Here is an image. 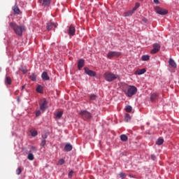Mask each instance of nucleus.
<instances>
[{"instance_id": "obj_1", "label": "nucleus", "mask_w": 179, "mask_h": 179, "mask_svg": "<svg viewBox=\"0 0 179 179\" xmlns=\"http://www.w3.org/2000/svg\"><path fill=\"white\" fill-rule=\"evenodd\" d=\"M122 92H124V94H126L127 97H132V96H135V94H136L138 88L134 85H124L122 87Z\"/></svg>"}, {"instance_id": "obj_2", "label": "nucleus", "mask_w": 179, "mask_h": 179, "mask_svg": "<svg viewBox=\"0 0 179 179\" xmlns=\"http://www.w3.org/2000/svg\"><path fill=\"white\" fill-rule=\"evenodd\" d=\"M10 27H11V29H13V30H14V31H15V34H17V36H22L23 31H24L26 30L24 28V26H23V25L19 26V25L16 24V23H15V22H10Z\"/></svg>"}, {"instance_id": "obj_3", "label": "nucleus", "mask_w": 179, "mask_h": 179, "mask_svg": "<svg viewBox=\"0 0 179 179\" xmlns=\"http://www.w3.org/2000/svg\"><path fill=\"white\" fill-rule=\"evenodd\" d=\"M103 78L107 82H113V80H115L118 76L111 72H106L103 74Z\"/></svg>"}, {"instance_id": "obj_4", "label": "nucleus", "mask_w": 179, "mask_h": 179, "mask_svg": "<svg viewBox=\"0 0 179 179\" xmlns=\"http://www.w3.org/2000/svg\"><path fill=\"white\" fill-rule=\"evenodd\" d=\"M80 115H81L83 120H90L92 117V113L87 110H81Z\"/></svg>"}, {"instance_id": "obj_5", "label": "nucleus", "mask_w": 179, "mask_h": 179, "mask_svg": "<svg viewBox=\"0 0 179 179\" xmlns=\"http://www.w3.org/2000/svg\"><path fill=\"white\" fill-rule=\"evenodd\" d=\"M155 12L158 15H167V13H169V11L167 10L160 8L159 6L155 7Z\"/></svg>"}, {"instance_id": "obj_6", "label": "nucleus", "mask_w": 179, "mask_h": 179, "mask_svg": "<svg viewBox=\"0 0 179 179\" xmlns=\"http://www.w3.org/2000/svg\"><path fill=\"white\" fill-rule=\"evenodd\" d=\"M153 49L150 51L151 54H157L160 51V44L155 43L152 45Z\"/></svg>"}, {"instance_id": "obj_7", "label": "nucleus", "mask_w": 179, "mask_h": 179, "mask_svg": "<svg viewBox=\"0 0 179 179\" xmlns=\"http://www.w3.org/2000/svg\"><path fill=\"white\" fill-rule=\"evenodd\" d=\"M120 55H121V52L111 51L108 53L107 57L108 58L111 59V58H114V57H120Z\"/></svg>"}, {"instance_id": "obj_8", "label": "nucleus", "mask_w": 179, "mask_h": 179, "mask_svg": "<svg viewBox=\"0 0 179 179\" xmlns=\"http://www.w3.org/2000/svg\"><path fill=\"white\" fill-rule=\"evenodd\" d=\"M57 26H58V24L50 21L47 23L46 29H47V30H49V31L52 30V29H55V27H57Z\"/></svg>"}, {"instance_id": "obj_9", "label": "nucleus", "mask_w": 179, "mask_h": 179, "mask_svg": "<svg viewBox=\"0 0 179 179\" xmlns=\"http://www.w3.org/2000/svg\"><path fill=\"white\" fill-rule=\"evenodd\" d=\"M85 73L88 75V76H96V72L94 71H92L87 68H85Z\"/></svg>"}, {"instance_id": "obj_10", "label": "nucleus", "mask_w": 179, "mask_h": 179, "mask_svg": "<svg viewBox=\"0 0 179 179\" xmlns=\"http://www.w3.org/2000/svg\"><path fill=\"white\" fill-rule=\"evenodd\" d=\"M47 104H48V103L45 100L43 101V103H40V110L43 111V113L47 110Z\"/></svg>"}, {"instance_id": "obj_11", "label": "nucleus", "mask_w": 179, "mask_h": 179, "mask_svg": "<svg viewBox=\"0 0 179 179\" xmlns=\"http://www.w3.org/2000/svg\"><path fill=\"white\" fill-rule=\"evenodd\" d=\"M83 66H85V60L83 59H80L78 62V68L79 71H80Z\"/></svg>"}, {"instance_id": "obj_12", "label": "nucleus", "mask_w": 179, "mask_h": 179, "mask_svg": "<svg viewBox=\"0 0 179 179\" xmlns=\"http://www.w3.org/2000/svg\"><path fill=\"white\" fill-rule=\"evenodd\" d=\"M75 31H76L75 27H73V25H71L69 29V36H75Z\"/></svg>"}, {"instance_id": "obj_13", "label": "nucleus", "mask_w": 179, "mask_h": 179, "mask_svg": "<svg viewBox=\"0 0 179 179\" xmlns=\"http://www.w3.org/2000/svg\"><path fill=\"white\" fill-rule=\"evenodd\" d=\"M41 78L43 80H50V76H48V73L46 71L42 73Z\"/></svg>"}, {"instance_id": "obj_14", "label": "nucleus", "mask_w": 179, "mask_h": 179, "mask_svg": "<svg viewBox=\"0 0 179 179\" xmlns=\"http://www.w3.org/2000/svg\"><path fill=\"white\" fill-rule=\"evenodd\" d=\"M40 3H42L43 6H48L51 0H39Z\"/></svg>"}, {"instance_id": "obj_15", "label": "nucleus", "mask_w": 179, "mask_h": 179, "mask_svg": "<svg viewBox=\"0 0 179 179\" xmlns=\"http://www.w3.org/2000/svg\"><path fill=\"white\" fill-rule=\"evenodd\" d=\"M13 10L15 15H20V9H19V7L17 6V5L15 4L13 7Z\"/></svg>"}, {"instance_id": "obj_16", "label": "nucleus", "mask_w": 179, "mask_h": 179, "mask_svg": "<svg viewBox=\"0 0 179 179\" xmlns=\"http://www.w3.org/2000/svg\"><path fill=\"white\" fill-rule=\"evenodd\" d=\"M146 73V69H137L136 71L135 74L136 75H143V73Z\"/></svg>"}, {"instance_id": "obj_17", "label": "nucleus", "mask_w": 179, "mask_h": 179, "mask_svg": "<svg viewBox=\"0 0 179 179\" xmlns=\"http://www.w3.org/2000/svg\"><path fill=\"white\" fill-rule=\"evenodd\" d=\"M5 84L6 86L12 85V78L9 76H6L5 79Z\"/></svg>"}, {"instance_id": "obj_18", "label": "nucleus", "mask_w": 179, "mask_h": 179, "mask_svg": "<svg viewBox=\"0 0 179 179\" xmlns=\"http://www.w3.org/2000/svg\"><path fill=\"white\" fill-rule=\"evenodd\" d=\"M72 149H73V147H72V145H71V143H67L64 147V150H66V152H71Z\"/></svg>"}, {"instance_id": "obj_19", "label": "nucleus", "mask_w": 179, "mask_h": 179, "mask_svg": "<svg viewBox=\"0 0 179 179\" xmlns=\"http://www.w3.org/2000/svg\"><path fill=\"white\" fill-rule=\"evenodd\" d=\"M169 65L172 66V68H177V64H176V62H174V59H169Z\"/></svg>"}, {"instance_id": "obj_20", "label": "nucleus", "mask_w": 179, "mask_h": 179, "mask_svg": "<svg viewBox=\"0 0 179 179\" xmlns=\"http://www.w3.org/2000/svg\"><path fill=\"white\" fill-rule=\"evenodd\" d=\"M63 114H64V113L62 111L57 112L55 114L56 120H59V118H61V117H62Z\"/></svg>"}, {"instance_id": "obj_21", "label": "nucleus", "mask_w": 179, "mask_h": 179, "mask_svg": "<svg viewBox=\"0 0 179 179\" xmlns=\"http://www.w3.org/2000/svg\"><path fill=\"white\" fill-rule=\"evenodd\" d=\"M164 140L163 138H158L156 141V145L160 146V145H163Z\"/></svg>"}, {"instance_id": "obj_22", "label": "nucleus", "mask_w": 179, "mask_h": 179, "mask_svg": "<svg viewBox=\"0 0 179 179\" xmlns=\"http://www.w3.org/2000/svg\"><path fill=\"white\" fill-rule=\"evenodd\" d=\"M120 139L123 142H127V141H128V136H127L125 134H122L120 136Z\"/></svg>"}, {"instance_id": "obj_23", "label": "nucleus", "mask_w": 179, "mask_h": 179, "mask_svg": "<svg viewBox=\"0 0 179 179\" xmlns=\"http://www.w3.org/2000/svg\"><path fill=\"white\" fill-rule=\"evenodd\" d=\"M150 59V56L148 55H143L141 57L142 61H149Z\"/></svg>"}, {"instance_id": "obj_24", "label": "nucleus", "mask_w": 179, "mask_h": 179, "mask_svg": "<svg viewBox=\"0 0 179 179\" xmlns=\"http://www.w3.org/2000/svg\"><path fill=\"white\" fill-rule=\"evenodd\" d=\"M156 99H157V94H156V93L152 94L150 97L151 101H155V100H156Z\"/></svg>"}, {"instance_id": "obj_25", "label": "nucleus", "mask_w": 179, "mask_h": 179, "mask_svg": "<svg viewBox=\"0 0 179 179\" xmlns=\"http://www.w3.org/2000/svg\"><path fill=\"white\" fill-rule=\"evenodd\" d=\"M30 134L31 136H37L38 135L37 131L35 129L30 130Z\"/></svg>"}, {"instance_id": "obj_26", "label": "nucleus", "mask_w": 179, "mask_h": 179, "mask_svg": "<svg viewBox=\"0 0 179 179\" xmlns=\"http://www.w3.org/2000/svg\"><path fill=\"white\" fill-rule=\"evenodd\" d=\"M30 79L32 80L34 82H36V80L37 79V76L35 73H32L30 76Z\"/></svg>"}, {"instance_id": "obj_27", "label": "nucleus", "mask_w": 179, "mask_h": 179, "mask_svg": "<svg viewBox=\"0 0 179 179\" xmlns=\"http://www.w3.org/2000/svg\"><path fill=\"white\" fill-rule=\"evenodd\" d=\"M28 160L33 161L34 160V155L32 153H29L27 156Z\"/></svg>"}, {"instance_id": "obj_28", "label": "nucleus", "mask_w": 179, "mask_h": 179, "mask_svg": "<svg viewBox=\"0 0 179 179\" xmlns=\"http://www.w3.org/2000/svg\"><path fill=\"white\" fill-rule=\"evenodd\" d=\"M133 10H129L126 13H124V16L127 17V16H131V15L134 14Z\"/></svg>"}, {"instance_id": "obj_29", "label": "nucleus", "mask_w": 179, "mask_h": 179, "mask_svg": "<svg viewBox=\"0 0 179 179\" xmlns=\"http://www.w3.org/2000/svg\"><path fill=\"white\" fill-rule=\"evenodd\" d=\"M124 120L127 122H128V121L131 120V115H129L128 113H126L124 115Z\"/></svg>"}, {"instance_id": "obj_30", "label": "nucleus", "mask_w": 179, "mask_h": 179, "mask_svg": "<svg viewBox=\"0 0 179 179\" xmlns=\"http://www.w3.org/2000/svg\"><path fill=\"white\" fill-rule=\"evenodd\" d=\"M36 92H38V93H43V87L41 85H38L36 88Z\"/></svg>"}, {"instance_id": "obj_31", "label": "nucleus", "mask_w": 179, "mask_h": 179, "mask_svg": "<svg viewBox=\"0 0 179 179\" xmlns=\"http://www.w3.org/2000/svg\"><path fill=\"white\" fill-rule=\"evenodd\" d=\"M125 110L127 111V113H131V111H132V106H127L125 108Z\"/></svg>"}, {"instance_id": "obj_32", "label": "nucleus", "mask_w": 179, "mask_h": 179, "mask_svg": "<svg viewBox=\"0 0 179 179\" xmlns=\"http://www.w3.org/2000/svg\"><path fill=\"white\" fill-rule=\"evenodd\" d=\"M58 164H59L60 166H62V164H65V159H60L58 162Z\"/></svg>"}, {"instance_id": "obj_33", "label": "nucleus", "mask_w": 179, "mask_h": 179, "mask_svg": "<svg viewBox=\"0 0 179 179\" xmlns=\"http://www.w3.org/2000/svg\"><path fill=\"white\" fill-rule=\"evenodd\" d=\"M30 152H37V148L34 146H31Z\"/></svg>"}, {"instance_id": "obj_34", "label": "nucleus", "mask_w": 179, "mask_h": 179, "mask_svg": "<svg viewBox=\"0 0 179 179\" xmlns=\"http://www.w3.org/2000/svg\"><path fill=\"white\" fill-rule=\"evenodd\" d=\"M16 173L17 176H20V174L22 173V168H17V169L16 170Z\"/></svg>"}, {"instance_id": "obj_35", "label": "nucleus", "mask_w": 179, "mask_h": 179, "mask_svg": "<svg viewBox=\"0 0 179 179\" xmlns=\"http://www.w3.org/2000/svg\"><path fill=\"white\" fill-rule=\"evenodd\" d=\"M97 99V96L95 94H92L90 96V100H96Z\"/></svg>"}, {"instance_id": "obj_36", "label": "nucleus", "mask_w": 179, "mask_h": 179, "mask_svg": "<svg viewBox=\"0 0 179 179\" xmlns=\"http://www.w3.org/2000/svg\"><path fill=\"white\" fill-rule=\"evenodd\" d=\"M139 6H140L139 3H136V5H135V6H134V8L132 9V10H133L134 12H135V10H136V9H138V8H139Z\"/></svg>"}, {"instance_id": "obj_37", "label": "nucleus", "mask_w": 179, "mask_h": 179, "mask_svg": "<svg viewBox=\"0 0 179 179\" xmlns=\"http://www.w3.org/2000/svg\"><path fill=\"white\" fill-rule=\"evenodd\" d=\"M119 176L120 177V178H125L127 177V176L124 173H120L119 174Z\"/></svg>"}, {"instance_id": "obj_38", "label": "nucleus", "mask_w": 179, "mask_h": 179, "mask_svg": "<svg viewBox=\"0 0 179 179\" xmlns=\"http://www.w3.org/2000/svg\"><path fill=\"white\" fill-rule=\"evenodd\" d=\"M45 143H47V141L45 140H43L41 141V146H42L43 148H44V146H45Z\"/></svg>"}, {"instance_id": "obj_39", "label": "nucleus", "mask_w": 179, "mask_h": 179, "mask_svg": "<svg viewBox=\"0 0 179 179\" xmlns=\"http://www.w3.org/2000/svg\"><path fill=\"white\" fill-rule=\"evenodd\" d=\"M40 115H41V110H36V117H40Z\"/></svg>"}, {"instance_id": "obj_40", "label": "nucleus", "mask_w": 179, "mask_h": 179, "mask_svg": "<svg viewBox=\"0 0 179 179\" xmlns=\"http://www.w3.org/2000/svg\"><path fill=\"white\" fill-rule=\"evenodd\" d=\"M72 176H73V171H71L69 173V178H72Z\"/></svg>"}, {"instance_id": "obj_41", "label": "nucleus", "mask_w": 179, "mask_h": 179, "mask_svg": "<svg viewBox=\"0 0 179 179\" xmlns=\"http://www.w3.org/2000/svg\"><path fill=\"white\" fill-rule=\"evenodd\" d=\"M154 3H155L156 5H159V3H160V1H159V0H154Z\"/></svg>"}, {"instance_id": "obj_42", "label": "nucleus", "mask_w": 179, "mask_h": 179, "mask_svg": "<svg viewBox=\"0 0 179 179\" xmlns=\"http://www.w3.org/2000/svg\"><path fill=\"white\" fill-rule=\"evenodd\" d=\"M142 20H143V22H144V23H147L148 22V19H146V17H143Z\"/></svg>"}, {"instance_id": "obj_43", "label": "nucleus", "mask_w": 179, "mask_h": 179, "mask_svg": "<svg viewBox=\"0 0 179 179\" xmlns=\"http://www.w3.org/2000/svg\"><path fill=\"white\" fill-rule=\"evenodd\" d=\"M152 160H156V156L155 155H151Z\"/></svg>"}, {"instance_id": "obj_44", "label": "nucleus", "mask_w": 179, "mask_h": 179, "mask_svg": "<svg viewBox=\"0 0 179 179\" xmlns=\"http://www.w3.org/2000/svg\"><path fill=\"white\" fill-rule=\"evenodd\" d=\"M42 138H43V140L45 141V139H47V135L46 134L42 135Z\"/></svg>"}, {"instance_id": "obj_45", "label": "nucleus", "mask_w": 179, "mask_h": 179, "mask_svg": "<svg viewBox=\"0 0 179 179\" xmlns=\"http://www.w3.org/2000/svg\"><path fill=\"white\" fill-rule=\"evenodd\" d=\"M24 87H26V85H22V88H21V90H23V89H24Z\"/></svg>"}, {"instance_id": "obj_46", "label": "nucleus", "mask_w": 179, "mask_h": 179, "mask_svg": "<svg viewBox=\"0 0 179 179\" xmlns=\"http://www.w3.org/2000/svg\"><path fill=\"white\" fill-rule=\"evenodd\" d=\"M23 73H27V71H24Z\"/></svg>"}]
</instances>
